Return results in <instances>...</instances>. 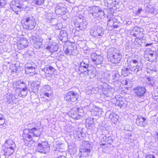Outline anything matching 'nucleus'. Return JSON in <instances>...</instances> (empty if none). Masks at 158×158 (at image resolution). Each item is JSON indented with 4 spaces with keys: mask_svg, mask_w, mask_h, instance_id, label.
Masks as SVG:
<instances>
[{
    "mask_svg": "<svg viewBox=\"0 0 158 158\" xmlns=\"http://www.w3.org/2000/svg\"><path fill=\"white\" fill-rule=\"evenodd\" d=\"M134 90L136 97L140 98L144 96L146 90L144 87L138 86L135 87Z\"/></svg>",
    "mask_w": 158,
    "mask_h": 158,
    "instance_id": "21",
    "label": "nucleus"
},
{
    "mask_svg": "<svg viewBox=\"0 0 158 158\" xmlns=\"http://www.w3.org/2000/svg\"><path fill=\"white\" fill-rule=\"evenodd\" d=\"M92 143L88 141H83L81 146L80 148V153L81 156L85 157L88 156L90 154L92 149Z\"/></svg>",
    "mask_w": 158,
    "mask_h": 158,
    "instance_id": "4",
    "label": "nucleus"
},
{
    "mask_svg": "<svg viewBox=\"0 0 158 158\" xmlns=\"http://www.w3.org/2000/svg\"><path fill=\"white\" fill-rule=\"evenodd\" d=\"M109 118L110 119L112 122L115 124L118 121L119 118V116L114 113H112L110 115Z\"/></svg>",
    "mask_w": 158,
    "mask_h": 158,
    "instance_id": "32",
    "label": "nucleus"
},
{
    "mask_svg": "<svg viewBox=\"0 0 158 158\" xmlns=\"http://www.w3.org/2000/svg\"><path fill=\"white\" fill-rule=\"evenodd\" d=\"M122 74L124 76H127L130 73L129 71V68L123 67L122 69Z\"/></svg>",
    "mask_w": 158,
    "mask_h": 158,
    "instance_id": "38",
    "label": "nucleus"
},
{
    "mask_svg": "<svg viewBox=\"0 0 158 158\" xmlns=\"http://www.w3.org/2000/svg\"><path fill=\"white\" fill-rule=\"evenodd\" d=\"M70 115L74 119H78L81 115L79 114V109L78 107L73 108L70 112Z\"/></svg>",
    "mask_w": 158,
    "mask_h": 158,
    "instance_id": "26",
    "label": "nucleus"
},
{
    "mask_svg": "<svg viewBox=\"0 0 158 158\" xmlns=\"http://www.w3.org/2000/svg\"><path fill=\"white\" fill-rule=\"evenodd\" d=\"M42 93L44 94V96L49 98L53 95V94L52 91L51 87L48 85H45L41 88Z\"/></svg>",
    "mask_w": 158,
    "mask_h": 158,
    "instance_id": "20",
    "label": "nucleus"
},
{
    "mask_svg": "<svg viewBox=\"0 0 158 158\" xmlns=\"http://www.w3.org/2000/svg\"><path fill=\"white\" fill-rule=\"evenodd\" d=\"M3 151L5 156H10L13 153L15 150L12 149L11 148H8L4 147Z\"/></svg>",
    "mask_w": 158,
    "mask_h": 158,
    "instance_id": "34",
    "label": "nucleus"
},
{
    "mask_svg": "<svg viewBox=\"0 0 158 158\" xmlns=\"http://www.w3.org/2000/svg\"><path fill=\"white\" fill-rule=\"evenodd\" d=\"M50 149V146L47 141H41L38 143L36 149L38 152L46 154L49 152Z\"/></svg>",
    "mask_w": 158,
    "mask_h": 158,
    "instance_id": "8",
    "label": "nucleus"
},
{
    "mask_svg": "<svg viewBox=\"0 0 158 158\" xmlns=\"http://www.w3.org/2000/svg\"><path fill=\"white\" fill-rule=\"evenodd\" d=\"M5 5V4L1 2V0H0V6H3Z\"/></svg>",
    "mask_w": 158,
    "mask_h": 158,
    "instance_id": "62",
    "label": "nucleus"
},
{
    "mask_svg": "<svg viewBox=\"0 0 158 158\" xmlns=\"http://www.w3.org/2000/svg\"><path fill=\"white\" fill-rule=\"evenodd\" d=\"M152 44V43H147L145 44V46L148 47V46H150Z\"/></svg>",
    "mask_w": 158,
    "mask_h": 158,
    "instance_id": "61",
    "label": "nucleus"
},
{
    "mask_svg": "<svg viewBox=\"0 0 158 158\" xmlns=\"http://www.w3.org/2000/svg\"><path fill=\"white\" fill-rule=\"evenodd\" d=\"M19 92V96L24 97L27 94V89H21L18 90Z\"/></svg>",
    "mask_w": 158,
    "mask_h": 158,
    "instance_id": "39",
    "label": "nucleus"
},
{
    "mask_svg": "<svg viewBox=\"0 0 158 158\" xmlns=\"http://www.w3.org/2000/svg\"><path fill=\"white\" fill-rule=\"evenodd\" d=\"M113 142V139L111 135L108 134L102 136L99 145L103 149H105L108 147V144H111Z\"/></svg>",
    "mask_w": 158,
    "mask_h": 158,
    "instance_id": "7",
    "label": "nucleus"
},
{
    "mask_svg": "<svg viewBox=\"0 0 158 158\" xmlns=\"http://www.w3.org/2000/svg\"><path fill=\"white\" fill-rule=\"evenodd\" d=\"M134 140L133 139H132L131 138H126L125 139V141L127 143L129 144L130 143L133 142H134Z\"/></svg>",
    "mask_w": 158,
    "mask_h": 158,
    "instance_id": "55",
    "label": "nucleus"
},
{
    "mask_svg": "<svg viewBox=\"0 0 158 158\" xmlns=\"http://www.w3.org/2000/svg\"><path fill=\"white\" fill-rule=\"evenodd\" d=\"M102 94L104 95L105 98L106 97L108 99H111L110 97L112 96L113 93L110 89H105L103 91Z\"/></svg>",
    "mask_w": 158,
    "mask_h": 158,
    "instance_id": "33",
    "label": "nucleus"
},
{
    "mask_svg": "<svg viewBox=\"0 0 158 158\" xmlns=\"http://www.w3.org/2000/svg\"><path fill=\"white\" fill-rule=\"evenodd\" d=\"M30 40L34 47L36 49L43 48V40L40 38L32 36L30 38Z\"/></svg>",
    "mask_w": 158,
    "mask_h": 158,
    "instance_id": "13",
    "label": "nucleus"
},
{
    "mask_svg": "<svg viewBox=\"0 0 158 158\" xmlns=\"http://www.w3.org/2000/svg\"><path fill=\"white\" fill-rule=\"evenodd\" d=\"M91 58L93 63L95 65L102 64L103 60V57L101 55H97L95 53L91 54Z\"/></svg>",
    "mask_w": 158,
    "mask_h": 158,
    "instance_id": "15",
    "label": "nucleus"
},
{
    "mask_svg": "<svg viewBox=\"0 0 158 158\" xmlns=\"http://www.w3.org/2000/svg\"><path fill=\"white\" fill-rule=\"evenodd\" d=\"M28 42L27 40L24 38L22 37L18 41L17 46L19 49H22L27 48L28 46Z\"/></svg>",
    "mask_w": 158,
    "mask_h": 158,
    "instance_id": "23",
    "label": "nucleus"
},
{
    "mask_svg": "<svg viewBox=\"0 0 158 158\" xmlns=\"http://www.w3.org/2000/svg\"><path fill=\"white\" fill-rule=\"evenodd\" d=\"M129 68V71L130 74L137 73L135 67V65H130Z\"/></svg>",
    "mask_w": 158,
    "mask_h": 158,
    "instance_id": "44",
    "label": "nucleus"
},
{
    "mask_svg": "<svg viewBox=\"0 0 158 158\" xmlns=\"http://www.w3.org/2000/svg\"><path fill=\"white\" fill-rule=\"evenodd\" d=\"M4 147L11 148L12 149L15 150L16 145L15 143L12 140L9 139L6 141L4 143Z\"/></svg>",
    "mask_w": 158,
    "mask_h": 158,
    "instance_id": "29",
    "label": "nucleus"
},
{
    "mask_svg": "<svg viewBox=\"0 0 158 158\" xmlns=\"http://www.w3.org/2000/svg\"><path fill=\"white\" fill-rule=\"evenodd\" d=\"M78 94L73 91H69L64 96V100L69 102H74L77 99Z\"/></svg>",
    "mask_w": 158,
    "mask_h": 158,
    "instance_id": "14",
    "label": "nucleus"
},
{
    "mask_svg": "<svg viewBox=\"0 0 158 158\" xmlns=\"http://www.w3.org/2000/svg\"><path fill=\"white\" fill-rule=\"evenodd\" d=\"M90 35L97 38H101L104 34V29L100 27L92 28L90 30Z\"/></svg>",
    "mask_w": 158,
    "mask_h": 158,
    "instance_id": "11",
    "label": "nucleus"
},
{
    "mask_svg": "<svg viewBox=\"0 0 158 158\" xmlns=\"http://www.w3.org/2000/svg\"><path fill=\"white\" fill-rule=\"evenodd\" d=\"M141 31L140 28H138L137 27H135L132 31L131 32V35L134 37H136L137 35L139 34V33H140Z\"/></svg>",
    "mask_w": 158,
    "mask_h": 158,
    "instance_id": "37",
    "label": "nucleus"
},
{
    "mask_svg": "<svg viewBox=\"0 0 158 158\" xmlns=\"http://www.w3.org/2000/svg\"><path fill=\"white\" fill-rule=\"evenodd\" d=\"M103 113V112L102 111V109L101 108H99V110H98L97 113L95 114V116H101L102 114Z\"/></svg>",
    "mask_w": 158,
    "mask_h": 158,
    "instance_id": "51",
    "label": "nucleus"
},
{
    "mask_svg": "<svg viewBox=\"0 0 158 158\" xmlns=\"http://www.w3.org/2000/svg\"><path fill=\"white\" fill-rule=\"evenodd\" d=\"M157 56L155 52L150 51L144 54V57L146 59L151 62L156 61Z\"/></svg>",
    "mask_w": 158,
    "mask_h": 158,
    "instance_id": "19",
    "label": "nucleus"
},
{
    "mask_svg": "<svg viewBox=\"0 0 158 158\" xmlns=\"http://www.w3.org/2000/svg\"><path fill=\"white\" fill-rule=\"evenodd\" d=\"M22 137V139L27 146L31 147L33 144L34 141L32 140V138L33 137L30 133L28 128L25 129L23 131Z\"/></svg>",
    "mask_w": 158,
    "mask_h": 158,
    "instance_id": "5",
    "label": "nucleus"
},
{
    "mask_svg": "<svg viewBox=\"0 0 158 158\" xmlns=\"http://www.w3.org/2000/svg\"><path fill=\"white\" fill-rule=\"evenodd\" d=\"M146 118L141 115L138 116L136 120L135 123L136 125L141 127H144L146 126Z\"/></svg>",
    "mask_w": 158,
    "mask_h": 158,
    "instance_id": "25",
    "label": "nucleus"
},
{
    "mask_svg": "<svg viewBox=\"0 0 158 158\" xmlns=\"http://www.w3.org/2000/svg\"><path fill=\"white\" fill-rule=\"evenodd\" d=\"M47 18L48 19V21H49V22H51L52 20L53 19V18H51V17H50L49 18Z\"/></svg>",
    "mask_w": 158,
    "mask_h": 158,
    "instance_id": "63",
    "label": "nucleus"
},
{
    "mask_svg": "<svg viewBox=\"0 0 158 158\" xmlns=\"http://www.w3.org/2000/svg\"><path fill=\"white\" fill-rule=\"evenodd\" d=\"M107 56L108 61L116 64L120 62L122 57L119 50L114 48H111L108 50Z\"/></svg>",
    "mask_w": 158,
    "mask_h": 158,
    "instance_id": "1",
    "label": "nucleus"
},
{
    "mask_svg": "<svg viewBox=\"0 0 158 158\" xmlns=\"http://www.w3.org/2000/svg\"><path fill=\"white\" fill-rule=\"evenodd\" d=\"M36 66H28V67H25V70L26 69H31L32 68L33 69H35Z\"/></svg>",
    "mask_w": 158,
    "mask_h": 158,
    "instance_id": "59",
    "label": "nucleus"
},
{
    "mask_svg": "<svg viewBox=\"0 0 158 158\" xmlns=\"http://www.w3.org/2000/svg\"><path fill=\"white\" fill-rule=\"evenodd\" d=\"M48 44V46L46 47V49L49 50L50 52L53 53L57 50V47L56 46V43L54 42L51 39V37H48L47 39Z\"/></svg>",
    "mask_w": 158,
    "mask_h": 158,
    "instance_id": "16",
    "label": "nucleus"
},
{
    "mask_svg": "<svg viewBox=\"0 0 158 158\" xmlns=\"http://www.w3.org/2000/svg\"><path fill=\"white\" fill-rule=\"evenodd\" d=\"M140 39L139 38H136L135 39V41L134 42V44L136 46H139L140 44Z\"/></svg>",
    "mask_w": 158,
    "mask_h": 158,
    "instance_id": "50",
    "label": "nucleus"
},
{
    "mask_svg": "<svg viewBox=\"0 0 158 158\" xmlns=\"http://www.w3.org/2000/svg\"><path fill=\"white\" fill-rule=\"evenodd\" d=\"M66 9L62 3H59L56 4L55 11L57 15H64L66 13Z\"/></svg>",
    "mask_w": 158,
    "mask_h": 158,
    "instance_id": "18",
    "label": "nucleus"
},
{
    "mask_svg": "<svg viewBox=\"0 0 158 158\" xmlns=\"http://www.w3.org/2000/svg\"><path fill=\"white\" fill-rule=\"evenodd\" d=\"M57 158H66V157L64 156H60L57 157Z\"/></svg>",
    "mask_w": 158,
    "mask_h": 158,
    "instance_id": "64",
    "label": "nucleus"
},
{
    "mask_svg": "<svg viewBox=\"0 0 158 158\" xmlns=\"http://www.w3.org/2000/svg\"><path fill=\"white\" fill-rule=\"evenodd\" d=\"M58 37L60 40L62 41L63 43L67 42L68 40L67 31L65 30H61L58 35Z\"/></svg>",
    "mask_w": 158,
    "mask_h": 158,
    "instance_id": "24",
    "label": "nucleus"
},
{
    "mask_svg": "<svg viewBox=\"0 0 158 158\" xmlns=\"http://www.w3.org/2000/svg\"><path fill=\"white\" fill-rule=\"evenodd\" d=\"M26 89H27V85L23 81H17L14 85V89L15 91Z\"/></svg>",
    "mask_w": 158,
    "mask_h": 158,
    "instance_id": "22",
    "label": "nucleus"
},
{
    "mask_svg": "<svg viewBox=\"0 0 158 158\" xmlns=\"http://www.w3.org/2000/svg\"><path fill=\"white\" fill-rule=\"evenodd\" d=\"M36 25L35 21L32 16L27 17L24 22L23 26L26 29L32 30L33 29Z\"/></svg>",
    "mask_w": 158,
    "mask_h": 158,
    "instance_id": "10",
    "label": "nucleus"
},
{
    "mask_svg": "<svg viewBox=\"0 0 158 158\" xmlns=\"http://www.w3.org/2000/svg\"><path fill=\"white\" fill-rule=\"evenodd\" d=\"M145 158H155V157L153 155L148 154L146 156Z\"/></svg>",
    "mask_w": 158,
    "mask_h": 158,
    "instance_id": "57",
    "label": "nucleus"
},
{
    "mask_svg": "<svg viewBox=\"0 0 158 158\" xmlns=\"http://www.w3.org/2000/svg\"><path fill=\"white\" fill-rule=\"evenodd\" d=\"M89 60L87 59H84L81 62L79 67V71L81 73H83L85 75H88L89 71Z\"/></svg>",
    "mask_w": 158,
    "mask_h": 158,
    "instance_id": "12",
    "label": "nucleus"
},
{
    "mask_svg": "<svg viewBox=\"0 0 158 158\" xmlns=\"http://www.w3.org/2000/svg\"><path fill=\"white\" fill-rule=\"evenodd\" d=\"M40 126L41 123L38 122L29 124V131L33 137H39L41 136L42 132L40 131Z\"/></svg>",
    "mask_w": 158,
    "mask_h": 158,
    "instance_id": "3",
    "label": "nucleus"
},
{
    "mask_svg": "<svg viewBox=\"0 0 158 158\" xmlns=\"http://www.w3.org/2000/svg\"><path fill=\"white\" fill-rule=\"evenodd\" d=\"M5 116L2 114H0V128L4 127L5 123Z\"/></svg>",
    "mask_w": 158,
    "mask_h": 158,
    "instance_id": "40",
    "label": "nucleus"
},
{
    "mask_svg": "<svg viewBox=\"0 0 158 158\" xmlns=\"http://www.w3.org/2000/svg\"><path fill=\"white\" fill-rule=\"evenodd\" d=\"M117 2L116 0L113 1L109 7L110 8H112L113 7H115Z\"/></svg>",
    "mask_w": 158,
    "mask_h": 158,
    "instance_id": "54",
    "label": "nucleus"
},
{
    "mask_svg": "<svg viewBox=\"0 0 158 158\" xmlns=\"http://www.w3.org/2000/svg\"><path fill=\"white\" fill-rule=\"evenodd\" d=\"M135 68L136 69L137 72L143 69V66L140 64L138 63L135 66Z\"/></svg>",
    "mask_w": 158,
    "mask_h": 158,
    "instance_id": "47",
    "label": "nucleus"
},
{
    "mask_svg": "<svg viewBox=\"0 0 158 158\" xmlns=\"http://www.w3.org/2000/svg\"><path fill=\"white\" fill-rule=\"evenodd\" d=\"M115 99L116 100L115 104L116 106L121 107L123 106L124 104V98L123 97L118 96L115 97Z\"/></svg>",
    "mask_w": 158,
    "mask_h": 158,
    "instance_id": "30",
    "label": "nucleus"
},
{
    "mask_svg": "<svg viewBox=\"0 0 158 158\" xmlns=\"http://www.w3.org/2000/svg\"><path fill=\"white\" fill-rule=\"evenodd\" d=\"M7 98L8 99L7 102L8 104H13L16 103V99L17 98L15 97V95L14 94H7L6 96Z\"/></svg>",
    "mask_w": 158,
    "mask_h": 158,
    "instance_id": "31",
    "label": "nucleus"
},
{
    "mask_svg": "<svg viewBox=\"0 0 158 158\" xmlns=\"http://www.w3.org/2000/svg\"><path fill=\"white\" fill-rule=\"evenodd\" d=\"M44 0H33V3L38 5H43L44 3Z\"/></svg>",
    "mask_w": 158,
    "mask_h": 158,
    "instance_id": "46",
    "label": "nucleus"
},
{
    "mask_svg": "<svg viewBox=\"0 0 158 158\" xmlns=\"http://www.w3.org/2000/svg\"><path fill=\"white\" fill-rule=\"evenodd\" d=\"M121 76L118 72L114 73L112 76V81L113 82H115L118 81Z\"/></svg>",
    "mask_w": 158,
    "mask_h": 158,
    "instance_id": "35",
    "label": "nucleus"
},
{
    "mask_svg": "<svg viewBox=\"0 0 158 158\" xmlns=\"http://www.w3.org/2000/svg\"><path fill=\"white\" fill-rule=\"evenodd\" d=\"M31 66H36V65L31 60L28 61L25 65V67Z\"/></svg>",
    "mask_w": 158,
    "mask_h": 158,
    "instance_id": "48",
    "label": "nucleus"
},
{
    "mask_svg": "<svg viewBox=\"0 0 158 158\" xmlns=\"http://www.w3.org/2000/svg\"><path fill=\"white\" fill-rule=\"evenodd\" d=\"M104 1L105 5L109 7L113 1L112 0H105Z\"/></svg>",
    "mask_w": 158,
    "mask_h": 158,
    "instance_id": "52",
    "label": "nucleus"
},
{
    "mask_svg": "<svg viewBox=\"0 0 158 158\" xmlns=\"http://www.w3.org/2000/svg\"><path fill=\"white\" fill-rule=\"evenodd\" d=\"M145 81H146V83L149 85L151 86H153L154 81L152 78L147 77Z\"/></svg>",
    "mask_w": 158,
    "mask_h": 158,
    "instance_id": "42",
    "label": "nucleus"
},
{
    "mask_svg": "<svg viewBox=\"0 0 158 158\" xmlns=\"http://www.w3.org/2000/svg\"><path fill=\"white\" fill-rule=\"evenodd\" d=\"M55 70L54 68L50 65H46L42 69V71L44 72L45 77H52Z\"/></svg>",
    "mask_w": 158,
    "mask_h": 158,
    "instance_id": "17",
    "label": "nucleus"
},
{
    "mask_svg": "<svg viewBox=\"0 0 158 158\" xmlns=\"http://www.w3.org/2000/svg\"><path fill=\"white\" fill-rule=\"evenodd\" d=\"M92 105L93 106V108L91 110H90V111L91 112L92 114L95 116V114L97 113L99 110V108L96 106H94L93 104H92Z\"/></svg>",
    "mask_w": 158,
    "mask_h": 158,
    "instance_id": "43",
    "label": "nucleus"
},
{
    "mask_svg": "<svg viewBox=\"0 0 158 158\" xmlns=\"http://www.w3.org/2000/svg\"><path fill=\"white\" fill-rule=\"evenodd\" d=\"M35 69L33 68L31 69H25V72L27 74H29L31 75H33L36 73Z\"/></svg>",
    "mask_w": 158,
    "mask_h": 158,
    "instance_id": "41",
    "label": "nucleus"
},
{
    "mask_svg": "<svg viewBox=\"0 0 158 158\" xmlns=\"http://www.w3.org/2000/svg\"><path fill=\"white\" fill-rule=\"evenodd\" d=\"M36 66H28V67H25V70L26 69H31L32 68L33 69H35Z\"/></svg>",
    "mask_w": 158,
    "mask_h": 158,
    "instance_id": "58",
    "label": "nucleus"
},
{
    "mask_svg": "<svg viewBox=\"0 0 158 158\" xmlns=\"http://www.w3.org/2000/svg\"><path fill=\"white\" fill-rule=\"evenodd\" d=\"M132 22V21H131V20L127 21V22L126 23V24L127 25H130L131 24Z\"/></svg>",
    "mask_w": 158,
    "mask_h": 158,
    "instance_id": "60",
    "label": "nucleus"
},
{
    "mask_svg": "<svg viewBox=\"0 0 158 158\" xmlns=\"http://www.w3.org/2000/svg\"><path fill=\"white\" fill-rule=\"evenodd\" d=\"M23 1L22 0H13L10 4L11 9L18 14V12L21 11L23 7Z\"/></svg>",
    "mask_w": 158,
    "mask_h": 158,
    "instance_id": "9",
    "label": "nucleus"
},
{
    "mask_svg": "<svg viewBox=\"0 0 158 158\" xmlns=\"http://www.w3.org/2000/svg\"><path fill=\"white\" fill-rule=\"evenodd\" d=\"M113 23V25L114 28H116L120 27L121 23L116 19L113 18L112 19H109L108 20L107 25L110 23Z\"/></svg>",
    "mask_w": 158,
    "mask_h": 158,
    "instance_id": "28",
    "label": "nucleus"
},
{
    "mask_svg": "<svg viewBox=\"0 0 158 158\" xmlns=\"http://www.w3.org/2000/svg\"><path fill=\"white\" fill-rule=\"evenodd\" d=\"M110 75L107 73H103L99 76L98 79L103 83H106L109 80Z\"/></svg>",
    "mask_w": 158,
    "mask_h": 158,
    "instance_id": "27",
    "label": "nucleus"
},
{
    "mask_svg": "<svg viewBox=\"0 0 158 158\" xmlns=\"http://www.w3.org/2000/svg\"><path fill=\"white\" fill-rule=\"evenodd\" d=\"M70 47H68L67 46L64 47L63 51L64 53L66 56L71 55L72 53V50L69 49Z\"/></svg>",
    "mask_w": 158,
    "mask_h": 158,
    "instance_id": "36",
    "label": "nucleus"
},
{
    "mask_svg": "<svg viewBox=\"0 0 158 158\" xmlns=\"http://www.w3.org/2000/svg\"><path fill=\"white\" fill-rule=\"evenodd\" d=\"M145 10L147 13L151 14H152L154 13V9L153 7L151 6H147L145 8Z\"/></svg>",
    "mask_w": 158,
    "mask_h": 158,
    "instance_id": "45",
    "label": "nucleus"
},
{
    "mask_svg": "<svg viewBox=\"0 0 158 158\" xmlns=\"http://www.w3.org/2000/svg\"><path fill=\"white\" fill-rule=\"evenodd\" d=\"M87 10L90 16L94 19L102 17L105 15L104 11L98 6H88Z\"/></svg>",
    "mask_w": 158,
    "mask_h": 158,
    "instance_id": "2",
    "label": "nucleus"
},
{
    "mask_svg": "<svg viewBox=\"0 0 158 158\" xmlns=\"http://www.w3.org/2000/svg\"><path fill=\"white\" fill-rule=\"evenodd\" d=\"M142 10V8H139L138 10L136 12L135 15H139Z\"/></svg>",
    "mask_w": 158,
    "mask_h": 158,
    "instance_id": "56",
    "label": "nucleus"
},
{
    "mask_svg": "<svg viewBox=\"0 0 158 158\" xmlns=\"http://www.w3.org/2000/svg\"><path fill=\"white\" fill-rule=\"evenodd\" d=\"M83 18V17L76 16L75 18V20L73 21L75 26L78 28L79 30L82 31L86 28L87 25V21Z\"/></svg>",
    "mask_w": 158,
    "mask_h": 158,
    "instance_id": "6",
    "label": "nucleus"
},
{
    "mask_svg": "<svg viewBox=\"0 0 158 158\" xmlns=\"http://www.w3.org/2000/svg\"><path fill=\"white\" fill-rule=\"evenodd\" d=\"M39 82H34L31 84V86L34 87V89H37L39 88Z\"/></svg>",
    "mask_w": 158,
    "mask_h": 158,
    "instance_id": "49",
    "label": "nucleus"
},
{
    "mask_svg": "<svg viewBox=\"0 0 158 158\" xmlns=\"http://www.w3.org/2000/svg\"><path fill=\"white\" fill-rule=\"evenodd\" d=\"M139 63L138 61L135 59L132 60L130 63V65H135Z\"/></svg>",
    "mask_w": 158,
    "mask_h": 158,
    "instance_id": "53",
    "label": "nucleus"
}]
</instances>
